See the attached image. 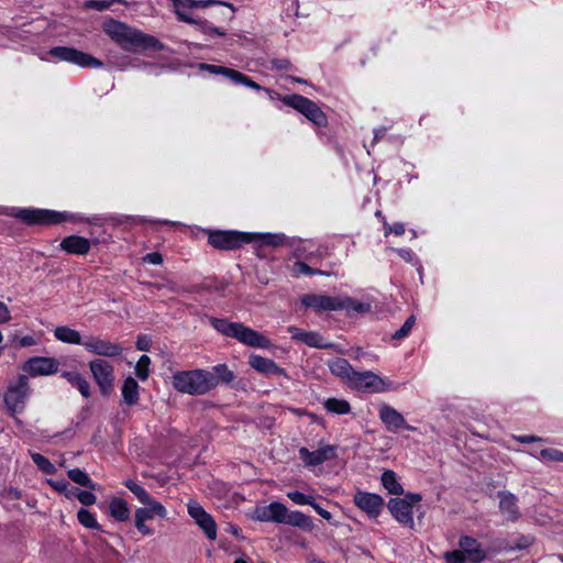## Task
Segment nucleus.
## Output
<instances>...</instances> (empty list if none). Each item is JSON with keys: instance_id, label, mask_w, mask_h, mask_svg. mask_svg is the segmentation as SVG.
Returning a JSON list of instances; mask_svg holds the SVG:
<instances>
[{"instance_id": "f257e3e1", "label": "nucleus", "mask_w": 563, "mask_h": 563, "mask_svg": "<svg viewBox=\"0 0 563 563\" xmlns=\"http://www.w3.org/2000/svg\"><path fill=\"white\" fill-rule=\"evenodd\" d=\"M104 32L124 51L139 54L152 49L162 52L165 44L153 35L146 34L128 24L110 20L104 24Z\"/></svg>"}, {"instance_id": "864d4df0", "label": "nucleus", "mask_w": 563, "mask_h": 563, "mask_svg": "<svg viewBox=\"0 0 563 563\" xmlns=\"http://www.w3.org/2000/svg\"><path fill=\"white\" fill-rule=\"evenodd\" d=\"M383 228H384V234L385 236H388L389 234H395L397 236H400L405 233V223L402 222H395L394 224H389L386 219L383 221Z\"/></svg>"}, {"instance_id": "9d476101", "label": "nucleus", "mask_w": 563, "mask_h": 563, "mask_svg": "<svg viewBox=\"0 0 563 563\" xmlns=\"http://www.w3.org/2000/svg\"><path fill=\"white\" fill-rule=\"evenodd\" d=\"M48 55L58 62H67L81 68H102L104 66L102 60L91 54L69 46L52 47L48 51Z\"/></svg>"}, {"instance_id": "79ce46f5", "label": "nucleus", "mask_w": 563, "mask_h": 563, "mask_svg": "<svg viewBox=\"0 0 563 563\" xmlns=\"http://www.w3.org/2000/svg\"><path fill=\"white\" fill-rule=\"evenodd\" d=\"M534 541V538L530 534H520L516 539H514L511 542L507 543L505 547V550L508 552L516 551V550H526L530 545H532Z\"/></svg>"}, {"instance_id": "f8f14e48", "label": "nucleus", "mask_w": 563, "mask_h": 563, "mask_svg": "<svg viewBox=\"0 0 563 563\" xmlns=\"http://www.w3.org/2000/svg\"><path fill=\"white\" fill-rule=\"evenodd\" d=\"M347 386L362 393H383L389 388L380 376L371 371H355Z\"/></svg>"}, {"instance_id": "e2e57ef3", "label": "nucleus", "mask_w": 563, "mask_h": 563, "mask_svg": "<svg viewBox=\"0 0 563 563\" xmlns=\"http://www.w3.org/2000/svg\"><path fill=\"white\" fill-rule=\"evenodd\" d=\"M514 439L519 443H531V442H539L543 441L542 438L531 434H525V435H515Z\"/></svg>"}, {"instance_id": "6ab92c4d", "label": "nucleus", "mask_w": 563, "mask_h": 563, "mask_svg": "<svg viewBox=\"0 0 563 563\" xmlns=\"http://www.w3.org/2000/svg\"><path fill=\"white\" fill-rule=\"evenodd\" d=\"M294 341L303 343L316 349H331L334 346L332 342H328L317 331H305L296 325H289L287 329Z\"/></svg>"}, {"instance_id": "1a4fd4ad", "label": "nucleus", "mask_w": 563, "mask_h": 563, "mask_svg": "<svg viewBox=\"0 0 563 563\" xmlns=\"http://www.w3.org/2000/svg\"><path fill=\"white\" fill-rule=\"evenodd\" d=\"M422 496L418 493H407L402 498L393 497L387 503V508L393 518L400 525L413 528V505L421 501Z\"/></svg>"}, {"instance_id": "f704fd0d", "label": "nucleus", "mask_w": 563, "mask_h": 563, "mask_svg": "<svg viewBox=\"0 0 563 563\" xmlns=\"http://www.w3.org/2000/svg\"><path fill=\"white\" fill-rule=\"evenodd\" d=\"M67 476L69 479H71L74 483L87 487L89 489H95L96 484L92 482L90 476L82 470L75 467L67 472Z\"/></svg>"}, {"instance_id": "a18cd8bd", "label": "nucleus", "mask_w": 563, "mask_h": 563, "mask_svg": "<svg viewBox=\"0 0 563 563\" xmlns=\"http://www.w3.org/2000/svg\"><path fill=\"white\" fill-rule=\"evenodd\" d=\"M124 486L131 492L134 494V496L139 499L140 503L144 504L145 501L148 500V498L151 497V495L148 494V492L142 487L141 485H139L133 479H126L124 483Z\"/></svg>"}, {"instance_id": "6e6552de", "label": "nucleus", "mask_w": 563, "mask_h": 563, "mask_svg": "<svg viewBox=\"0 0 563 563\" xmlns=\"http://www.w3.org/2000/svg\"><path fill=\"white\" fill-rule=\"evenodd\" d=\"M208 243L219 251H235L251 243V232L238 230H208Z\"/></svg>"}, {"instance_id": "5fc2aeb1", "label": "nucleus", "mask_w": 563, "mask_h": 563, "mask_svg": "<svg viewBox=\"0 0 563 563\" xmlns=\"http://www.w3.org/2000/svg\"><path fill=\"white\" fill-rule=\"evenodd\" d=\"M76 497L85 506H91L97 501L96 495L89 490H79L76 493Z\"/></svg>"}, {"instance_id": "13d9d810", "label": "nucleus", "mask_w": 563, "mask_h": 563, "mask_svg": "<svg viewBox=\"0 0 563 563\" xmlns=\"http://www.w3.org/2000/svg\"><path fill=\"white\" fill-rule=\"evenodd\" d=\"M152 340L146 334H141L136 339L135 346L139 351L147 352L151 349Z\"/></svg>"}, {"instance_id": "680f3d73", "label": "nucleus", "mask_w": 563, "mask_h": 563, "mask_svg": "<svg viewBox=\"0 0 563 563\" xmlns=\"http://www.w3.org/2000/svg\"><path fill=\"white\" fill-rule=\"evenodd\" d=\"M311 507L316 510V512L322 517L323 519L325 520H331L332 518V515L330 511H328L327 509L322 508L318 503H316V500L313 499L312 504H311Z\"/></svg>"}, {"instance_id": "bb28decb", "label": "nucleus", "mask_w": 563, "mask_h": 563, "mask_svg": "<svg viewBox=\"0 0 563 563\" xmlns=\"http://www.w3.org/2000/svg\"><path fill=\"white\" fill-rule=\"evenodd\" d=\"M122 402L126 406H135L140 400V385L132 377L128 376L121 386Z\"/></svg>"}, {"instance_id": "b1692460", "label": "nucleus", "mask_w": 563, "mask_h": 563, "mask_svg": "<svg viewBox=\"0 0 563 563\" xmlns=\"http://www.w3.org/2000/svg\"><path fill=\"white\" fill-rule=\"evenodd\" d=\"M249 365L261 374L287 376L285 368L278 366L273 360L257 354H251L249 356Z\"/></svg>"}, {"instance_id": "0eeeda50", "label": "nucleus", "mask_w": 563, "mask_h": 563, "mask_svg": "<svg viewBox=\"0 0 563 563\" xmlns=\"http://www.w3.org/2000/svg\"><path fill=\"white\" fill-rule=\"evenodd\" d=\"M31 388L26 375H19L16 380L10 384L4 394V405L12 417L16 413L24 411ZM16 423H22L18 418H14Z\"/></svg>"}, {"instance_id": "393cba45", "label": "nucleus", "mask_w": 563, "mask_h": 563, "mask_svg": "<svg viewBox=\"0 0 563 563\" xmlns=\"http://www.w3.org/2000/svg\"><path fill=\"white\" fill-rule=\"evenodd\" d=\"M499 510L506 516L509 521H517L520 517V511L517 506V497L509 492H499Z\"/></svg>"}, {"instance_id": "c85d7f7f", "label": "nucleus", "mask_w": 563, "mask_h": 563, "mask_svg": "<svg viewBox=\"0 0 563 563\" xmlns=\"http://www.w3.org/2000/svg\"><path fill=\"white\" fill-rule=\"evenodd\" d=\"M60 375L73 387L77 388L84 398H89L91 396L90 384L80 373L64 371Z\"/></svg>"}, {"instance_id": "09e8293b", "label": "nucleus", "mask_w": 563, "mask_h": 563, "mask_svg": "<svg viewBox=\"0 0 563 563\" xmlns=\"http://www.w3.org/2000/svg\"><path fill=\"white\" fill-rule=\"evenodd\" d=\"M235 85H242L250 89L262 91L264 90V87H262L260 84L255 82L251 77L247 75L236 70V74L234 76V79L232 81Z\"/></svg>"}, {"instance_id": "5701e85b", "label": "nucleus", "mask_w": 563, "mask_h": 563, "mask_svg": "<svg viewBox=\"0 0 563 563\" xmlns=\"http://www.w3.org/2000/svg\"><path fill=\"white\" fill-rule=\"evenodd\" d=\"M251 243H253L256 247V255L258 257H263L260 249L262 246H273L277 247L284 244L289 243V238H287L284 233H252L251 232Z\"/></svg>"}, {"instance_id": "0e129e2a", "label": "nucleus", "mask_w": 563, "mask_h": 563, "mask_svg": "<svg viewBox=\"0 0 563 563\" xmlns=\"http://www.w3.org/2000/svg\"><path fill=\"white\" fill-rule=\"evenodd\" d=\"M11 314L7 307V305L2 301H0V323H5L10 321Z\"/></svg>"}, {"instance_id": "58836bf2", "label": "nucleus", "mask_w": 563, "mask_h": 563, "mask_svg": "<svg viewBox=\"0 0 563 563\" xmlns=\"http://www.w3.org/2000/svg\"><path fill=\"white\" fill-rule=\"evenodd\" d=\"M533 456L543 463L563 462V451L553 448L542 449Z\"/></svg>"}, {"instance_id": "2eb2a0df", "label": "nucleus", "mask_w": 563, "mask_h": 563, "mask_svg": "<svg viewBox=\"0 0 563 563\" xmlns=\"http://www.w3.org/2000/svg\"><path fill=\"white\" fill-rule=\"evenodd\" d=\"M59 362L54 357L33 356L22 366V369L30 376H47L58 372Z\"/></svg>"}, {"instance_id": "4468645a", "label": "nucleus", "mask_w": 563, "mask_h": 563, "mask_svg": "<svg viewBox=\"0 0 563 563\" xmlns=\"http://www.w3.org/2000/svg\"><path fill=\"white\" fill-rule=\"evenodd\" d=\"M188 515L195 520V523L203 531L209 540L217 539V523L213 517L208 514L203 507L194 499L187 504Z\"/></svg>"}, {"instance_id": "f03ea898", "label": "nucleus", "mask_w": 563, "mask_h": 563, "mask_svg": "<svg viewBox=\"0 0 563 563\" xmlns=\"http://www.w3.org/2000/svg\"><path fill=\"white\" fill-rule=\"evenodd\" d=\"M173 2L175 7V13L179 21L195 24L201 33L208 36H224L227 32L221 27L213 26L206 19L195 18L190 12H188L189 9L207 8L214 4L227 7L231 10V13L227 14L225 12H221V19L224 21H232L236 11L232 3L220 0H173Z\"/></svg>"}, {"instance_id": "412c9836", "label": "nucleus", "mask_w": 563, "mask_h": 563, "mask_svg": "<svg viewBox=\"0 0 563 563\" xmlns=\"http://www.w3.org/2000/svg\"><path fill=\"white\" fill-rule=\"evenodd\" d=\"M285 511L286 506L283 503L272 501L267 506L256 507L253 518L262 522L282 523L284 520Z\"/></svg>"}, {"instance_id": "37998d69", "label": "nucleus", "mask_w": 563, "mask_h": 563, "mask_svg": "<svg viewBox=\"0 0 563 563\" xmlns=\"http://www.w3.org/2000/svg\"><path fill=\"white\" fill-rule=\"evenodd\" d=\"M219 383L230 384L235 379L234 373L224 363L218 364L213 367L212 373Z\"/></svg>"}, {"instance_id": "49530a36", "label": "nucleus", "mask_w": 563, "mask_h": 563, "mask_svg": "<svg viewBox=\"0 0 563 563\" xmlns=\"http://www.w3.org/2000/svg\"><path fill=\"white\" fill-rule=\"evenodd\" d=\"M391 251L397 253L407 263H410L411 265L417 267L418 271H420L422 268L419 258L413 253V251H411L410 249H407V247H400V249L391 247Z\"/></svg>"}, {"instance_id": "603ef678", "label": "nucleus", "mask_w": 563, "mask_h": 563, "mask_svg": "<svg viewBox=\"0 0 563 563\" xmlns=\"http://www.w3.org/2000/svg\"><path fill=\"white\" fill-rule=\"evenodd\" d=\"M287 497L294 501L296 505H309L311 506L313 501V497L310 495H306L299 490H290L287 493Z\"/></svg>"}, {"instance_id": "a878e982", "label": "nucleus", "mask_w": 563, "mask_h": 563, "mask_svg": "<svg viewBox=\"0 0 563 563\" xmlns=\"http://www.w3.org/2000/svg\"><path fill=\"white\" fill-rule=\"evenodd\" d=\"M328 365L331 374L339 377L342 382L349 385L355 369L346 358L335 357L334 360L330 361Z\"/></svg>"}, {"instance_id": "6e6d98bb", "label": "nucleus", "mask_w": 563, "mask_h": 563, "mask_svg": "<svg viewBox=\"0 0 563 563\" xmlns=\"http://www.w3.org/2000/svg\"><path fill=\"white\" fill-rule=\"evenodd\" d=\"M292 64L288 58H274L271 60L272 70H289Z\"/></svg>"}, {"instance_id": "c03bdc74", "label": "nucleus", "mask_w": 563, "mask_h": 563, "mask_svg": "<svg viewBox=\"0 0 563 563\" xmlns=\"http://www.w3.org/2000/svg\"><path fill=\"white\" fill-rule=\"evenodd\" d=\"M31 459L33 463L41 470L44 474L51 475L54 474L56 468L54 464L43 454L41 453H32Z\"/></svg>"}, {"instance_id": "72a5a7b5", "label": "nucleus", "mask_w": 563, "mask_h": 563, "mask_svg": "<svg viewBox=\"0 0 563 563\" xmlns=\"http://www.w3.org/2000/svg\"><path fill=\"white\" fill-rule=\"evenodd\" d=\"M323 407L327 411L335 415H346L351 412V406L345 399H339L334 397L328 398L323 402Z\"/></svg>"}, {"instance_id": "dca6fc26", "label": "nucleus", "mask_w": 563, "mask_h": 563, "mask_svg": "<svg viewBox=\"0 0 563 563\" xmlns=\"http://www.w3.org/2000/svg\"><path fill=\"white\" fill-rule=\"evenodd\" d=\"M353 501L369 518H377L385 505L383 497L378 494L362 490L355 493Z\"/></svg>"}, {"instance_id": "7ed1b4c3", "label": "nucleus", "mask_w": 563, "mask_h": 563, "mask_svg": "<svg viewBox=\"0 0 563 563\" xmlns=\"http://www.w3.org/2000/svg\"><path fill=\"white\" fill-rule=\"evenodd\" d=\"M210 325L220 334L238 340L240 343L260 349H269L268 338L241 322H232L227 318L207 317Z\"/></svg>"}, {"instance_id": "2f4dec72", "label": "nucleus", "mask_w": 563, "mask_h": 563, "mask_svg": "<svg viewBox=\"0 0 563 563\" xmlns=\"http://www.w3.org/2000/svg\"><path fill=\"white\" fill-rule=\"evenodd\" d=\"M380 483L390 495L399 496L404 494V488L398 481L397 474L393 470H385L382 473Z\"/></svg>"}, {"instance_id": "bf43d9fd", "label": "nucleus", "mask_w": 563, "mask_h": 563, "mask_svg": "<svg viewBox=\"0 0 563 563\" xmlns=\"http://www.w3.org/2000/svg\"><path fill=\"white\" fill-rule=\"evenodd\" d=\"M49 485L58 493H64L69 496L68 486L69 483L66 479L49 481Z\"/></svg>"}, {"instance_id": "a19ab883", "label": "nucleus", "mask_w": 563, "mask_h": 563, "mask_svg": "<svg viewBox=\"0 0 563 563\" xmlns=\"http://www.w3.org/2000/svg\"><path fill=\"white\" fill-rule=\"evenodd\" d=\"M288 245L294 249V257L306 258L311 261L313 257L312 252H308L307 242L302 240L290 239Z\"/></svg>"}, {"instance_id": "a211bd4d", "label": "nucleus", "mask_w": 563, "mask_h": 563, "mask_svg": "<svg viewBox=\"0 0 563 563\" xmlns=\"http://www.w3.org/2000/svg\"><path fill=\"white\" fill-rule=\"evenodd\" d=\"M300 302L306 308H311L318 313L324 311H338L341 307L339 297L319 294H306L301 296Z\"/></svg>"}, {"instance_id": "4c0bfd02", "label": "nucleus", "mask_w": 563, "mask_h": 563, "mask_svg": "<svg viewBox=\"0 0 563 563\" xmlns=\"http://www.w3.org/2000/svg\"><path fill=\"white\" fill-rule=\"evenodd\" d=\"M77 519L85 528L102 531L101 526L98 523L93 512L86 508H80L77 512Z\"/></svg>"}, {"instance_id": "3c124183", "label": "nucleus", "mask_w": 563, "mask_h": 563, "mask_svg": "<svg viewBox=\"0 0 563 563\" xmlns=\"http://www.w3.org/2000/svg\"><path fill=\"white\" fill-rule=\"evenodd\" d=\"M143 505H145L147 507V509L154 517L156 516L162 519H165L167 517L166 508L159 501L154 499L152 496Z\"/></svg>"}, {"instance_id": "4d7b16f0", "label": "nucleus", "mask_w": 563, "mask_h": 563, "mask_svg": "<svg viewBox=\"0 0 563 563\" xmlns=\"http://www.w3.org/2000/svg\"><path fill=\"white\" fill-rule=\"evenodd\" d=\"M114 2L115 1H112V0H90L86 3V7L88 9L103 11V10L108 9Z\"/></svg>"}, {"instance_id": "de8ad7c7", "label": "nucleus", "mask_w": 563, "mask_h": 563, "mask_svg": "<svg viewBox=\"0 0 563 563\" xmlns=\"http://www.w3.org/2000/svg\"><path fill=\"white\" fill-rule=\"evenodd\" d=\"M415 323H416V317L413 314H411L410 317H408L406 319L404 324L397 331H395V333L391 335V340L399 341V340L407 338L409 335V333L411 332Z\"/></svg>"}, {"instance_id": "c756f323", "label": "nucleus", "mask_w": 563, "mask_h": 563, "mask_svg": "<svg viewBox=\"0 0 563 563\" xmlns=\"http://www.w3.org/2000/svg\"><path fill=\"white\" fill-rule=\"evenodd\" d=\"M110 515L120 522L128 521L130 519L131 510L128 503L120 498L114 497L109 503Z\"/></svg>"}, {"instance_id": "69168bd1", "label": "nucleus", "mask_w": 563, "mask_h": 563, "mask_svg": "<svg viewBox=\"0 0 563 563\" xmlns=\"http://www.w3.org/2000/svg\"><path fill=\"white\" fill-rule=\"evenodd\" d=\"M263 91H265L268 95L271 100H280L283 102V99L286 98V96H282L277 91L269 89V88L264 87Z\"/></svg>"}, {"instance_id": "423d86ee", "label": "nucleus", "mask_w": 563, "mask_h": 563, "mask_svg": "<svg viewBox=\"0 0 563 563\" xmlns=\"http://www.w3.org/2000/svg\"><path fill=\"white\" fill-rule=\"evenodd\" d=\"M459 548V550L444 553L445 563H483L487 559V553L481 542L471 536H461Z\"/></svg>"}, {"instance_id": "774afa93", "label": "nucleus", "mask_w": 563, "mask_h": 563, "mask_svg": "<svg viewBox=\"0 0 563 563\" xmlns=\"http://www.w3.org/2000/svg\"><path fill=\"white\" fill-rule=\"evenodd\" d=\"M8 496H9L10 499L19 500L22 497V492L20 489H18V488L10 487L8 489Z\"/></svg>"}, {"instance_id": "9b49d317", "label": "nucleus", "mask_w": 563, "mask_h": 563, "mask_svg": "<svg viewBox=\"0 0 563 563\" xmlns=\"http://www.w3.org/2000/svg\"><path fill=\"white\" fill-rule=\"evenodd\" d=\"M89 369L92 378L102 396L108 397L114 390V367L113 365L101 357L91 360L89 362Z\"/></svg>"}, {"instance_id": "20e7f679", "label": "nucleus", "mask_w": 563, "mask_h": 563, "mask_svg": "<svg viewBox=\"0 0 563 563\" xmlns=\"http://www.w3.org/2000/svg\"><path fill=\"white\" fill-rule=\"evenodd\" d=\"M283 103L292 108L302 114L309 122H311L314 126L316 133L321 141H332V134L324 131L329 124L328 115L322 111L317 102L302 95L291 93L286 95V98L283 99Z\"/></svg>"}, {"instance_id": "338daca9", "label": "nucleus", "mask_w": 563, "mask_h": 563, "mask_svg": "<svg viewBox=\"0 0 563 563\" xmlns=\"http://www.w3.org/2000/svg\"><path fill=\"white\" fill-rule=\"evenodd\" d=\"M35 344V339L32 335H24L20 339V345L23 347L32 346Z\"/></svg>"}, {"instance_id": "7c9ffc66", "label": "nucleus", "mask_w": 563, "mask_h": 563, "mask_svg": "<svg viewBox=\"0 0 563 563\" xmlns=\"http://www.w3.org/2000/svg\"><path fill=\"white\" fill-rule=\"evenodd\" d=\"M54 336L56 338V340L63 343L77 345H82L84 343L80 333L77 330L71 329L70 327L67 325L56 327L54 330Z\"/></svg>"}, {"instance_id": "ddd939ff", "label": "nucleus", "mask_w": 563, "mask_h": 563, "mask_svg": "<svg viewBox=\"0 0 563 563\" xmlns=\"http://www.w3.org/2000/svg\"><path fill=\"white\" fill-rule=\"evenodd\" d=\"M84 349L91 354L102 357H118L123 353V346L120 343L102 339L97 335H90L84 340Z\"/></svg>"}, {"instance_id": "aec40b11", "label": "nucleus", "mask_w": 563, "mask_h": 563, "mask_svg": "<svg viewBox=\"0 0 563 563\" xmlns=\"http://www.w3.org/2000/svg\"><path fill=\"white\" fill-rule=\"evenodd\" d=\"M336 446L327 444L316 451H309L307 448L299 449V456L308 466H318L325 461L332 460L336 456Z\"/></svg>"}, {"instance_id": "39448f33", "label": "nucleus", "mask_w": 563, "mask_h": 563, "mask_svg": "<svg viewBox=\"0 0 563 563\" xmlns=\"http://www.w3.org/2000/svg\"><path fill=\"white\" fill-rule=\"evenodd\" d=\"M172 384L179 393L200 396L217 387L218 379L206 369H190L174 373Z\"/></svg>"}, {"instance_id": "052dcab7", "label": "nucleus", "mask_w": 563, "mask_h": 563, "mask_svg": "<svg viewBox=\"0 0 563 563\" xmlns=\"http://www.w3.org/2000/svg\"><path fill=\"white\" fill-rule=\"evenodd\" d=\"M144 261L153 265H159L163 263V255L158 252L147 253Z\"/></svg>"}, {"instance_id": "f3484780", "label": "nucleus", "mask_w": 563, "mask_h": 563, "mask_svg": "<svg viewBox=\"0 0 563 563\" xmlns=\"http://www.w3.org/2000/svg\"><path fill=\"white\" fill-rule=\"evenodd\" d=\"M378 416L386 430L389 432H397L400 429H406L408 431L417 430L415 427L407 423L406 419L399 411L387 404H383L379 407Z\"/></svg>"}, {"instance_id": "cd10ccee", "label": "nucleus", "mask_w": 563, "mask_h": 563, "mask_svg": "<svg viewBox=\"0 0 563 563\" xmlns=\"http://www.w3.org/2000/svg\"><path fill=\"white\" fill-rule=\"evenodd\" d=\"M282 523L297 527L306 531H310L313 528V521L311 517L298 510L289 511L287 508Z\"/></svg>"}, {"instance_id": "473e14b6", "label": "nucleus", "mask_w": 563, "mask_h": 563, "mask_svg": "<svg viewBox=\"0 0 563 563\" xmlns=\"http://www.w3.org/2000/svg\"><path fill=\"white\" fill-rule=\"evenodd\" d=\"M154 516L150 512L147 507L137 508L135 510V528L143 536H152L154 534V529L146 526L145 521L153 519Z\"/></svg>"}, {"instance_id": "8fccbe9b", "label": "nucleus", "mask_w": 563, "mask_h": 563, "mask_svg": "<svg viewBox=\"0 0 563 563\" xmlns=\"http://www.w3.org/2000/svg\"><path fill=\"white\" fill-rule=\"evenodd\" d=\"M151 358L147 355H142L135 365V375L141 380H146L150 375Z\"/></svg>"}, {"instance_id": "c9c22d12", "label": "nucleus", "mask_w": 563, "mask_h": 563, "mask_svg": "<svg viewBox=\"0 0 563 563\" xmlns=\"http://www.w3.org/2000/svg\"><path fill=\"white\" fill-rule=\"evenodd\" d=\"M340 310H346L347 312H357L363 313L367 312L371 309V305L366 302L358 301L356 299L346 297L344 299L340 298Z\"/></svg>"}, {"instance_id": "4be33fe9", "label": "nucleus", "mask_w": 563, "mask_h": 563, "mask_svg": "<svg viewBox=\"0 0 563 563\" xmlns=\"http://www.w3.org/2000/svg\"><path fill=\"white\" fill-rule=\"evenodd\" d=\"M59 249L70 255H87L91 249V242L87 238L73 234L60 241Z\"/></svg>"}, {"instance_id": "ea45409f", "label": "nucleus", "mask_w": 563, "mask_h": 563, "mask_svg": "<svg viewBox=\"0 0 563 563\" xmlns=\"http://www.w3.org/2000/svg\"><path fill=\"white\" fill-rule=\"evenodd\" d=\"M199 69L206 70L213 75H222V76L227 77L228 79H230L231 81H233L234 76L236 74V69L224 67V66H219V65L207 64V63L199 64Z\"/></svg>"}, {"instance_id": "e433bc0d", "label": "nucleus", "mask_w": 563, "mask_h": 563, "mask_svg": "<svg viewBox=\"0 0 563 563\" xmlns=\"http://www.w3.org/2000/svg\"><path fill=\"white\" fill-rule=\"evenodd\" d=\"M292 274L296 277H298L300 275H307V276H313V275L330 276L331 275L330 272L318 269V268H312L307 263H305L302 261H297L294 263Z\"/></svg>"}]
</instances>
